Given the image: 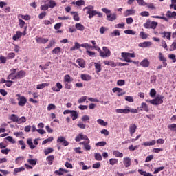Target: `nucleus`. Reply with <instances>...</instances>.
<instances>
[{
    "label": "nucleus",
    "instance_id": "nucleus-1",
    "mask_svg": "<svg viewBox=\"0 0 176 176\" xmlns=\"http://www.w3.org/2000/svg\"><path fill=\"white\" fill-rule=\"evenodd\" d=\"M116 113H138V109H131L130 107L126 106L125 107V109H116Z\"/></svg>",
    "mask_w": 176,
    "mask_h": 176
},
{
    "label": "nucleus",
    "instance_id": "nucleus-2",
    "mask_svg": "<svg viewBox=\"0 0 176 176\" xmlns=\"http://www.w3.org/2000/svg\"><path fill=\"white\" fill-rule=\"evenodd\" d=\"M71 82H74V78L69 76V74H66L63 77V82L65 83V87L67 90H71L72 89V84Z\"/></svg>",
    "mask_w": 176,
    "mask_h": 176
},
{
    "label": "nucleus",
    "instance_id": "nucleus-3",
    "mask_svg": "<svg viewBox=\"0 0 176 176\" xmlns=\"http://www.w3.org/2000/svg\"><path fill=\"white\" fill-rule=\"evenodd\" d=\"M121 57L124 58V61H126V63H133V64H135V62L133 61V60L131 59L135 57V54L134 53L122 52Z\"/></svg>",
    "mask_w": 176,
    "mask_h": 176
},
{
    "label": "nucleus",
    "instance_id": "nucleus-4",
    "mask_svg": "<svg viewBox=\"0 0 176 176\" xmlns=\"http://www.w3.org/2000/svg\"><path fill=\"white\" fill-rule=\"evenodd\" d=\"M102 11L104 12V13H106L107 15V20L109 21H114V20H116L117 16L116 13H111V10H108V8H102Z\"/></svg>",
    "mask_w": 176,
    "mask_h": 176
},
{
    "label": "nucleus",
    "instance_id": "nucleus-5",
    "mask_svg": "<svg viewBox=\"0 0 176 176\" xmlns=\"http://www.w3.org/2000/svg\"><path fill=\"white\" fill-rule=\"evenodd\" d=\"M163 98H164V96H159L155 98V99L151 100H146V102H149L152 105H160L163 104Z\"/></svg>",
    "mask_w": 176,
    "mask_h": 176
},
{
    "label": "nucleus",
    "instance_id": "nucleus-6",
    "mask_svg": "<svg viewBox=\"0 0 176 176\" xmlns=\"http://www.w3.org/2000/svg\"><path fill=\"white\" fill-rule=\"evenodd\" d=\"M16 97H17L18 105L19 107H25L27 104V98L24 96L20 95L19 94H17Z\"/></svg>",
    "mask_w": 176,
    "mask_h": 176
},
{
    "label": "nucleus",
    "instance_id": "nucleus-7",
    "mask_svg": "<svg viewBox=\"0 0 176 176\" xmlns=\"http://www.w3.org/2000/svg\"><path fill=\"white\" fill-rule=\"evenodd\" d=\"M144 28L155 30L157 27V22L155 21H147L144 24Z\"/></svg>",
    "mask_w": 176,
    "mask_h": 176
},
{
    "label": "nucleus",
    "instance_id": "nucleus-8",
    "mask_svg": "<svg viewBox=\"0 0 176 176\" xmlns=\"http://www.w3.org/2000/svg\"><path fill=\"white\" fill-rule=\"evenodd\" d=\"M102 50L103 52H100V57L105 58L106 57H109L111 56V50L107 47H103Z\"/></svg>",
    "mask_w": 176,
    "mask_h": 176
},
{
    "label": "nucleus",
    "instance_id": "nucleus-9",
    "mask_svg": "<svg viewBox=\"0 0 176 176\" xmlns=\"http://www.w3.org/2000/svg\"><path fill=\"white\" fill-rule=\"evenodd\" d=\"M82 140H86L87 144L90 143V140H89V138H87L86 135H83V133H80L75 138V141H76V142H80V141H82Z\"/></svg>",
    "mask_w": 176,
    "mask_h": 176
},
{
    "label": "nucleus",
    "instance_id": "nucleus-10",
    "mask_svg": "<svg viewBox=\"0 0 176 176\" xmlns=\"http://www.w3.org/2000/svg\"><path fill=\"white\" fill-rule=\"evenodd\" d=\"M57 142L59 144H62L63 146H68L69 145V142L68 141L65 140V138L60 136L58 138Z\"/></svg>",
    "mask_w": 176,
    "mask_h": 176
},
{
    "label": "nucleus",
    "instance_id": "nucleus-11",
    "mask_svg": "<svg viewBox=\"0 0 176 176\" xmlns=\"http://www.w3.org/2000/svg\"><path fill=\"white\" fill-rule=\"evenodd\" d=\"M159 60L162 62L163 67H167V58L164 57L162 52L159 53Z\"/></svg>",
    "mask_w": 176,
    "mask_h": 176
},
{
    "label": "nucleus",
    "instance_id": "nucleus-12",
    "mask_svg": "<svg viewBox=\"0 0 176 176\" xmlns=\"http://www.w3.org/2000/svg\"><path fill=\"white\" fill-rule=\"evenodd\" d=\"M25 75H27V72L24 70H20L15 74L16 79H23V78H25Z\"/></svg>",
    "mask_w": 176,
    "mask_h": 176
},
{
    "label": "nucleus",
    "instance_id": "nucleus-13",
    "mask_svg": "<svg viewBox=\"0 0 176 176\" xmlns=\"http://www.w3.org/2000/svg\"><path fill=\"white\" fill-rule=\"evenodd\" d=\"M112 90L113 93H116V91L118 92L117 96L118 97H120L121 96H124V94H126V91H123V89L119 87H114Z\"/></svg>",
    "mask_w": 176,
    "mask_h": 176
},
{
    "label": "nucleus",
    "instance_id": "nucleus-14",
    "mask_svg": "<svg viewBox=\"0 0 176 176\" xmlns=\"http://www.w3.org/2000/svg\"><path fill=\"white\" fill-rule=\"evenodd\" d=\"M123 164L126 168L130 167L131 166V159L129 157H124Z\"/></svg>",
    "mask_w": 176,
    "mask_h": 176
},
{
    "label": "nucleus",
    "instance_id": "nucleus-15",
    "mask_svg": "<svg viewBox=\"0 0 176 176\" xmlns=\"http://www.w3.org/2000/svg\"><path fill=\"white\" fill-rule=\"evenodd\" d=\"M36 41L37 43H47L49 42V38H43V37H36Z\"/></svg>",
    "mask_w": 176,
    "mask_h": 176
},
{
    "label": "nucleus",
    "instance_id": "nucleus-16",
    "mask_svg": "<svg viewBox=\"0 0 176 176\" xmlns=\"http://www.w3.org/2000/svg\"><path fill=\"white\" fill-rule=\"evenodd\" d=\"M151 46H152V42L151 41H144L138 45L139 47H151Z\"/></svg>",
    "mask_w": 176,
    "mask_h": 176
},
{
    "label": "nucleus",
    "instance_id": "nucleus-17",
    "mask_svg": "<svg viewBox=\"0 0 176 176\" xmlns=\"http://www.w3.org/2000/svg\"><path fill=\"white\" fill-rule=\"evenodd\" d=\"M151 63L147 58L144 59L142 61L140 62V65L144 68H148L149 67Z\"/></svg>",
    "mask_w": 176,
    "mask_h": 176
},
{
    "label": "nucleus",
    "instance_id": "nucleus-18",
    "mask_svg": "<svg viewBox=\"0 0 176 176\" xmlns=\"http://www.w3.org/2000/svg\"><path fill=\"white\" fill-rule=\"evenodd\" d=\"M135 131H137V125H135V124H131L129 126V133L131 135H133Z\"/></svg>",
    "mask_w": 176,
    "mask_h": 176
},
{
    "label": "nucleus",
    "instance_id": "nucleus-19",
    "mask_svg": "<svg viewBox=\"0 0 176 176\" xmlns=\"http://www.w3.org/2000/svg\"><path fill=\"white\" fill-rule=\"evenodd\" d=\"M80 78L82 80H85L86 82H89V80H91V76L89 74H82L80 75Z\"/></svg>",
    "mask_w": 176,
    "mask_h": 176
},
{
    "label": "nucleus",
    "instance_id": "nucleus-20",
    "mask_svg": "<svg viewBox=\"0 0 176 176\" xmlns=\"http://www.w3.org/2000/svg\"><path fill=\"white\" fill-rule=\"evenodd\" d=\"M70 116L72 118V120H76V119L79 118V113H78V111L72 110L70 113Z\"/></svg>",
    "mask_w": 176,
    "mask_h": 176
},
{
    "label": "nucleus",
    "instance_id": "nucleus-21",
    "mask_svg": "<svg viewBox=\"0 0 176 176\" xmlns=\"http://www.w3.org/2000/svg\"><path fill=\"white\" fill-rule=\"evenodd\" d=\"M47 86H50V83L45 82L37 85L36 89L37 90H42V89H45V87H47Z\"/></svg>",
    "mask_w": 176,
    "mask_h": 176
},
{
    "label": "nucleus",
    "instance_id": "nucleus-22",
    "mask_svg": "<svg viewBox=\"0 0 176 176\" xmlns=\"http://www.w3.org/2000/svg\"><path fill=\"white\" fill-rule=\"evenodd\" d=\"M155 144H156V140H153L150 142H145L142 144V145H144V146H152Z\"/></svg>",
    "mask_w": 176,
    "mask_h": 176
},
{
    "label": "nucleus",
    "instance_id": "nucleus-23",
    "mask_svg": "<svg viewBox=\"0 0 176 176\" xmlns=\"http://www.w3.org/2000/svg\"><path fill=\"white\" fill-rule=\"evenodd\" d=\"M104 65H110V67H116L118 64L113 60H104Z\"/></svg>",
    "mask_w": 176,
    "mask_h": 176
},
{
    "label": "nucleus",
    "instance_id": "nucleus-24",
    "mask_svg": "<svg viewBox=\"0 0 176 176\" xmlns=\"http://www.w3.org/2000/svg\"><path fill=\"white\" fill-rule=\"evenodd\" d=\"M87 14H89V19H93L94 16H97V11L93 10L87 12Z\"/></svg>",
    "mask_w": 176,
    "mask_h": 176
},
{
    "label": "nucleus",
    "instance_id": "nucleus-25",
    "mask_svg": "<svg viewBox=\"0 0 176 176\" xmlns=\"http://www.w3.org/2000/svg\"><path fill=\"white\" fill-rule=\"evenodd\" d=\"M23 36V33L20 31H17L16 34L13 36V41H17V39H20V38Z\"/></svg>",
    "mask_w": 176,
    "mask_h": 176
},
{
    "label": "nucleus",
    "instance_id": "nucleus-26",
    "mask_svg": "<svg viewBox=\"0 0 176 176\" xmlns=\"http://www.w3.org/2000/svg\"><path fill=\"white\" fill-rule=\"evenodd\" d=\"M140 111H145V112H149V108L148 107V104L145 102H142L140 106Z\"/></svg>",
    "mask_w": 176,
    "mask_h": 176
},
{
    "label": "nucleus",
    "instance_id": "nucleus-27",
    "mask_svg": "<svg viewBox=\"0 0 176 176\" xmlns=\"http://www.w3.org/2000/svg\"><path fill=\"white\" fill-rule=\"evenodd\" d=\"M77 64H78L79 67H81V68H85L86 67V64H85V60L81 58H78L76 60Z\"/></svg>",
    "mask_w": 176,
    "mask_h": 176
},
{
    "label": "nucleus",
    "instance_id": "nucleus-28",
    "mask_svg": "<svg viewBox=\"0 0 176 176\" xmlns=\"http://www.w3.org/2000/svg\"><path fill=\"white\" fill-rule=\"evenodd\" d=\"M46 160L47 162V164H49V166H52V164H53V160H54V155H49Z\"/></svg>",
    "mask_w": 176,
    "mask_h": 176
},
{
    "label": "nucleus",
    "instance_id": "nucleus-29",
    "mask_svg": "<svg viewBox=\"0 0 176 176\" xmlns=\"http://www.w3.org/2000/svg\"><path fill=\"white\" fill-rule=\"evenodd\" d=\"M75 28L78 31H85V25H82L81 23H76Z\"/></svg>",
    "mask_w": 176,
    "mask_h": 176
},
{
    "label": "nucleus",
    "instance_id": "nucleus-30",
    "mask_svg": "<svg viewBox=\"0 0 176 176\" xmlns=\"http://www.w3.org/2000/svg\"><path fill=\"white\" fill-rule=\"evenodd\" d=\"M10 120H12L14 122H19V116H16V114H12L9 117Z\"/></svg>",
    "mask_w": 176,
    "mask_h": 176
},
{
    "label": "nucleus",
    "instance_id": "nucleus-31",
    "mask_svg": "<svg viewBox=\"0 0 176 176\" xmlns=\"http://www.w3.org/2000/svg\"><path fill=\"white\" fill-rule=\"evenodd\" d=\"M94 64L95 65V69H96V74L101 72V64L98 63H94Z\"/></svg>",
    "mask_w": 176,
    "mask_h": 176
},
{
    "label": "nucleus",
    "instance_id": "nucleus-32",
    "mask_svg": "<svg viewBox=\"0 0 176 176\" xmlns=\"http://www.w3.org/2000/svg\"><path fill=\"white\" fill-rule=\"evenodd\" d=\"M134 13H135L134 10H126L124 14L125 17H127V16H131V14H134Z\"/></svg>",
    "mask_w": 176,
    "mask_h": 176
},
{
    "label": "nucleus",
    "instance_id": "nucleus-33",
    "mask_svg": "<svg viewBox=\"0 0 176 176\" xmlns=\"http://www.w3.org/2000/svg\"><path fill=\"white\" fill-rule=\"evenodd\" d=\"M118 163H119V160L116 158H111L109 160V164L111 166H115V164H118Z\"/></svg>",
    "mask_w": 176,
    "mask_h": 176
},
{
    "label": "nucleus",
    "instance_id": "nucleus-34",
    "mask_svg": "<svg viewBox=\"0 0 176 176\" xmlns=\"http://www.w3.org/2000/svg\"><path fill=\"white\" fill-rule=\"evenodd\" d=\"M54 151V150L52 147H49L44 150V153L45 156H47L50 153H52Z\"/></svg>",
    "mask_w": 176,
    "mask_h": 176
},
{
    "label": "nucleus",
    "instance_id": "nucleus-35",
    "mask_svg": "<svg viewBox=\"0 0 176 176\" xmlns=\"http://www.w3.org/2000/svg\"><path fill=\"white\" fill-rule=\"evenodd\" d=\"M82 145H84V148L86 151H90L91 149V146H90V145H89L87 143V140H86V143L85 142H81L80 143Z\"/></svg>",
    "mask_w": 176,
    "mask_h": 176
},
{
    "label": "nucleus",
    "instance_id": "nucleus-36",
    "mask_svg": "<svg viewBox=\"0 0 176 176\" xmlns=\"http://www.w3.org/2000/svg\"><path fill=\"white\" fill-rule=\"evenodd\" d=\"M24 170H25V168L24 167H20V168H16L14 170V175H16V174H17V173H21V171H24Z\"/></svg>",
    "mask_w": 176,
    "mask_h": 176
},
{
    "label": "nucleus",
    "instance_id": "nucleus-37",
    "mask_svg": "<svg viewBox=\"0 0 176 176\" xmlns=\"http://www.w3.org/2000/svg\"><path fill=\"white\" fill-rule=\"evenodd\" d=\"M27 144L29 145L30 149H35V146L34 145V143L32 142V140L28 139Z\"/></svg>",
    "mask_w": 176,
    "mask_h": 176
},
{
    "label": "nucleus",
    "instance_id": "nucleus-38",
    "mask_svg": "<svg viewBox=\"0 0 176 176\" xmlns=\"http://www.w3.org/2000/svg\"><path fill=\"white\" fill-rule=\"evenodd\" d=\"M124 34H127L128 35H135V34H137V32L133 30H126L124 31Z\"/></svg>",
    "mask_w": 176,
    "mask_h": 176
},
{
    "label": "nucleus",
    "instance_id": "nucleus-39",
    "mask_svg": "<svg viewBox=\"0 0 176 176\" xmlns=\"http://www.w3.org/2000/svg\"><path fill=\"white\" fill-rule=\"evenodd\" d=\"M37 162H38L37 160H32V159L28 160V163H29V164L33 166H36Z\"/></svg>",
    "mask_w": 176,
    "mask_h": 176
},
{
    "label": "nucleus",
    "instance_id": "nucleus-40",
    "mask_svg": "<svg viewBox=\"0 0 176 176\" xmlns=\"http://www.w3.org/2000/svg\"><path fill=\"white\" fill-rule=\"evenodd\" d=\"M97 123H98V124L100 126H108V122L104 121L102 119H98L97 120Z\"/></svg>",
    "mask_w": 176,
    "mask_h": 176
},
{
    "label": "nucleus",
    "instance_id": "nucleus-41",
    "mask_svg": "<svg viewBox=\"0 0 176 176\" xmlns=\"http://www.w3.org/2000/svg\"><path fill=\"white\" fill-rule=\"evenodd\" d=\"M113 155L116 156V157H123V154L120 153L119 151H114Z\"/></svg>",
    "mask_w": 176,
    "mask_h": 176
},
{
    "label": "nucleus",
    "instance_id": "nucleus-42",
    "mask_svg": "<svg viewBox=\"0 0 176 176\" xmlns=\"http://www.w3.org/2000/svg\"><path fill=\"white\" fill-rule=\"evenodd\" d=\"M60 52H61V47H55L52 50L53 54H58V53H60Z\"/></svg>",
    "mask_w": 176,
    "mask_h": 176
},
{
    "label": "nucleus",
    "instance_id": "nucleus-43",
    "mask_svg": "<svg viewBox=\"0 0 176 176\" xmlns=\"http://www.w3.org/2000/svg\"><path fill=\"white\" fill-rule=\"evenodd\" d=\"M120 36V32L119 31V30H116L111 33V36Z\"/></svg>",
    "mask_w": 176,
    "mask_h": 176
},
{
    "label": "nucleus",
    "instance_id": "nucleus-44",
    "mask_svg": "<svg viewBox=\"0 0 176 176\" xmlns=\"http://www.w3.org/2000/svg\"><path fill=\"white\" fill-rule=\"evenodd\" d=\"M81 47H85V49H87V50H89V49L93 48V46H91L87 43H85L81 44Z\"/></svg>",
    "mask_w": 176,
    "mask_h": 176
},
{
    "label": "nucleus",
    "instance_id": "nucleus-45",
    "mask_svg": "<svg viewBox=\"0 0 176 176\" xmlns=\"http://www.w3.org/2000/svg\"><path fill=\"white\" fill-rule=\"evenodd\" d=\"M174 50H176V41L170 45V47L169 48L170 52H174Z\"/></svg>",
    "mask_w": 176,
    "mask_h": 176
},
{
    "label": "nucleus",
    "instance_id": "nucleus-46",
    "mask_svg": "<svg viewBox=\"0 0 176 176\" xmlns=\"http://www.w3.org/2000/svg\"><path fill=\"white\" fill-rule=\"evenodd\" d=\"M140 36L142 39H147L148 38V34L146 33H145L144 32H140Z\"/></svg>",
    "mask_w": 176,
    "mask_h": 176
},
{
    "label": "nucleus",
    "instance_id": "nucleus-47",
    "mask_svg": "<svg viewBox=\"0 0 176 176\" xmlns=\"http://www.w3.org/2000/svg\"><path fill=\"white\" fill-rule=\"evenodd\" d=\"M94 156H95V160L99 162H101V160H102V156H101V154L96 153L94 154Z\"/></svg>",
    "mask_w": 176,
    "mask_h": 176
},
{
    "label": "nucleus",
    "instance_id": "nucleus-48",
    "mask_svg": "<svg viewBox=\"0 0 176 176\" xmlns=\"http://www.w3.org/2000/svg\"><path fill=\"white\" fill-rule=\"evenodd\" d=\"M87 100V96H82L78 100V104H83V102H86Z\"/></svg>",
    "mask_w": 176,
    "mask_h": 176
},
{
    "label": "nucleus",
    "instance_id": "nucleus-49",
    "mask_svg": "<svg viewBox=\"0 0 176 176\" xmlns=\"http://www.w3.org/2000/svg\"><path fill=\"white\" fill-rule=\"evenodd\" d=\"M53 140H54L53 137H50L47 139H45L44 141H43L42 145H45V144H47V142H52Z\"/></svg>",
    "mask_w": 176,
    "mask_h": 176
},
{
    "label": "nucleus",
    "instance_id": "nucleus-50",
    "mask_svg": "<svg viewBox=\"0 0 176 176\" xmlns=\"http://www.w3.org/2000/svg\"><path fill=\"white\" fill-rule=\"evenodd\" d=\"M27 122V118L23 116L21 118H18V123L19 124H21V123H25Z\"/></svg>",
    "mask_w": 176,
    "mask_h": 176
},
{
    "label": "nucleus",
    "instance_id": "nucleus-51",
    "mask_svg": "<svg viewBox=\"0 0 176 176\" xmlns=\"http://www.w3.org/2000/svg\"><path fill=\"white\" fill-rule=\"evenodd\" d=\"M54 6H56V1L53 0H50L48 8H51V9H53Z\"/></svg>",
    "mask_w": 176,
    "mask_h": 176
},
{
    "label": "nucleus",
    "instance_id": "nucleus-52",
    "mask_svg": "<svg viewBox=\"0 0 176 176\" xmlns=\"http://www.w3.org/2000/svg\"><path fill=\"white\" fill-rule=\"evenodd\" d=\"M164 168V166H160L159 168H155L153 174H157L158 173H160V171H163Z\"/></svg>",
    "mask_w": 176,
    "mask_h": 176
},
{
    "label": "nucleus",
    "instance_id": "nucleus-53",
    "mask_svg": "<svg viewBox=\"0 0 176 176\" xmlns=\"http://www.w3.org/2000/svg\"><path fill=\"white\" fill-rule=\"evenodd\" d=\"M85 3V0H78L76 2V5L77 6H83Z\"/></svg>",
    "mask_w": 176,
    "mask_h": 176
},
{
    "label": "nucleus",
    "instance_id": "nucleus-54",
    "mask_svg": "<svg viewBox=\"0 0 176 176\" xmlns=\"http://www.w3.org/2000/svg\"><path fill=\"white\" fill-rule=\"evenodd\" d=\"M23 159H24L23 157H17L15 160L16 164H21L23 163Z\"/></svg>",
    "mask_w": 176,
    "mask_h": 176
},
{
    "label": "nucleus",
    "instance_id": "nucleus-55",
    "mask_svg": "<svg viewBox=\"0 0 176 176\" xmlns=\"http://www.w3.org/2000/svg\"><path fill=\"white\" fill-rule=\"evenodd\" d=\"M139 6H146V2L144 1V0H136Z\"/></svg>",
    "mask_w": 176,
    "mask_h": 176
},
{
    "label": "nucleus",
    "instance_id": "nucleus-56",
    "mask_svg": "<svg viewBox=\"0 0 176 176\" xmlns=\"http://www.w3.org/2000/svg\"><path fill=\"white\" fill-rule=\"evenodd\" d=\"M77 126L79 129H82V130H85V129H86V124H83L82 122H78Z\"/></svg>",
    "mask_w": 176,
    "mask_h": 176
},
{
    "label": "nucleus",
    "instance_id": "nucleus-57",
    "mask_svg": "<svg viewBox=\"0 0 176 176\" xmlns=\"http://www.w3.org/2000/svg\"><path fill=\"white\" fill-rule=\"evenodd\" d=\"M56 41L54 40L50 41L49 44L47 45V49H50L52 46H54Z\"/></svg>",
    "mask_w": 176,
    "mask_h": 176
},
{
    "label": "nucleus",
    "instance_id": "nucleus-58",
    "mask_svg": "<svg viewBox=\"0 0 176 176\" xmlns=\"http://www.w3.org/2000/svg\"><path fill=\"white\" fill-rule=\"evenodd\" d=\"M125 101H127L128 102H134V98H133V96H125Z\"/></svg>",
    "mask_w": 176,
    "mask_h": 176
},
{
    "label": "nucleus",
    "instance_id": "nucleus-59",
    "mask_svg": "<svg viewBox=\"0 0 176 176\" xmlns=\"http://www.w3.org/2000/svg\"><path fill=\"white\" fill-rule=\"evenodd\" d=\"M168 58H170V60H173V63H176V56L175 54H169L168 55Z\"/></svg>",
    "mask_w": 176,
    "mask_h": 176
},
{
    "label": "nucleus",
    "instance_id": "nucleus-60",
    "mask_svg": "<svg viewBox=\"0 0 176 176\" xmlns=\"http://www.w3.org/2000/svg\"><path fill=\"white\" fill-rule=\"evenodd\" d=\"M105 145H107V142H99L98 143L96 144V146H105Z\"/></svg>",
    "mask_w": 176,
    "mask_h": 176
},
{
    "label": "nucleus",
    "instance_id": "nucleus-61",
    "mask_svg": "<svg viewBox=\"0 0 176 176\" xmlns=\"http://www.w3.org/2000/svg\"><path fill=\"white\" fill-rule=\"evenodd\" d=\"M0 64H6V57L3 56H0Z\"/></svg>",
    "mask_w": 176,
    "mask_h": 176
},
{
    "label": "nucleus",
    "instance_id": "nucleus-62",
    "mask_svg": "<svg viewBox=\"0 0 176 176\" xmlns=\"http://www.w3.org/2000/svg\"><path fill=\"white\" fill-rule=\"evenodd\" d=\"M81 120L84 122H87L88 120H90V117H89V116H83L81 118Z\"/></svg>",
    "mask_w": 176,
    "mask_h": 176
},
{
    "label": "nucleus",
    "instance_id": "nucleus-63",
    "mask_svg": "<svg viewBox=\"0 0 176 176\" xmlns=\"http://www.w3.org/2000/svg\"><path fill=\"white\" fill-rule=\"evenodd\" d=\"M168 128L170 129V130H173V131H176V124H171L168 126Z\"/></svg>",
    "mask_w": 176,
    "mask_h": 176
},
{
    "label": "nucleus",
    "instance_id": "nucleus-64",
    "mask_svg": "<svg viewBox=\"0 0 176 176\" xmlns=\"http://www.w3.org/2000/svg\"><path fill=\"white\" fill-rule=\"evenodd\" d=\"M52 109H56V106L51 103L47 106V111H52Z\"/></svg>",
    "mask_w": 176,
    "mask_h": 176
}]
</instances>
